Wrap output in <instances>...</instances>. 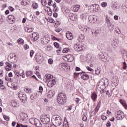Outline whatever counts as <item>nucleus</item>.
Here are the masks:
<instances>
[{"instance_id":"nucleus-13","label":"nucleus","mask_w":127,"mask_h":127,"mask_svg":"<svg viewBox=\"0 0 127 127\" xmlns=\"http://www.w3.org/2000/svg\"><path fill=\"white\" fill-rule=\"evenodd\" d=\"M41 121L43 124H44L45 125H48V123L50 122V119L46 116L45 117L41 118Z\"/></svg>"},{"instance_id":"nucleus-4","label":"nucleus","mask_w":127,"mask_h":127,"mask_svg":"<svg viewBox=\"0 0 127 127\" xmlns=\"http://www.w3.org/2000/svg\"><path fill=\"white\" fill-rule=\"evenodd\" d=\"M49 35H44L42 37L41 41L43 45H46V44H48V41L50 40V38H49Z\"/></svg>"},{"instance_id":"nucleus-37","label":"nucleus","mask_w":127,"mask_h":127,"mask_svg":"<svg viewBox=\"0 0 127 127\" xmlns=\"http://www.w3.org/2000/svg\"><path fill=\"white\" fill-rule=\"evenodd\" d=\"M21 4L22 5H27L28 2H27V0H22L21 2Z\"/></svg>"},{"instance_id":"nucleus-14","label":"nucleus","mask_w":127,"mask_h":127,"mask_svg":"<svg viewBox=\"0 0 127 127\" xmlns=\"http://www.w3.org/2000/svg\"><path fill=\"white\" fill-rule=\"evenodd\" d=\"M38 38H39V34L38 33L34 32L32 33V41H36L38 40Z\"/></svg>"},{"instance_id":"nucleus-5","label":"nucleus","mask_w":127,"mask_h":127,"mask_svg":"<svg viewBox=\"0 0 127 127\" xmlns=\"http://www.w3.org/2000/svg\"><path fill=\"white\" fill-rule=\"evenodd\" d=\"M117 116L116 117V120L117 121H120L121 120H123L125 118V113L122 111H119L116 113Z\"/></svg>"},{"instance_id":"nucleus-48","label":"nucleus","mask_w":127,"mask_h":127,"mask_svg":"<svg viewBox=\"0 0 127 127\" xmlns=\"http://www.w3.org/2000/svg\"><path fill=\"white\" fill-rule=\"evenodd\" d=\"M115 31L118 34H121V31L120 30V29L119 28H116L115 29Z\"/></svg>"},{"instance_id":"nucleus-47","label":"nucleus","mask_w":127,"mask_h":127,"mask_svg":"<svg viewBox=\"0 0 127 127\" xmlns=\"http://www.w3.org/2000/svg\"><path fill=\"white\" fill-rule=\"evenodd\" d=\"M100 72H101L100 69L96 68L95 70V74H96V75H99Z\"/></svg>"},{"instance_id":"nucleus-33","label":"nucleus","mask_w":127,"mask_h":127,"mask_svg":"<svg viewBox=\"0 0 127 127\" xmlns=\"http://www.w3.org/2000/svg\"><path fill=\"white\" fill-rule=\"evenodd\" d=\"M100 31L99 29H97L96 30H95L94 32H92V35H94L95 36H97L99 35V33H100Z\"/></svg>"},{"instance_id":"nucleus-18","label":"nucleus","mask_w":127,"mask_h":127,"mask_svg":"<svg viewBox=\"0 0 127 127\" xmlns=\"http://www.w3.org/2000/svg\"><path fill=\"white\" fill-rule=\"evenodd\" d=\"M66 37L68 40H72V39H73V34L70 32H67L66 33Z\"/></svg>"},{"instance_id":"nucleus-58","label":"nucleus","mask_w":127,"mask_h":127,"mask_svg":"<svg viewBox=\"0 0 127 127\" xmlns=\"http://www.w3.org/2000/svg\"><path fill=\"white\" fill-rule=\"evenodd\" d=\"M22 78H25V75H24V71L22 70V73L20 74Z\"/></svg>"},{"instance_id":"nucleus-6","label":"nucleus","mask_w":127,"mask_h":127,"mask_svg":"<svg viewBox=\"0 0 127 127\" xmlns=\"http://www.w3.org/2000/svg\"><path fill=\"white\" fill-rule=\"evenodd\" d=\"M88 20L90 23H95L98 21V17L95 15H91L88 17Z\"/></svg>"},{"instance_id":"nucleus-12","label":"nucleus","mask_w":127,"mask_h":127,"mask_svg":"<svg viewBox=\"0 0 127 127\" xmlns=\"http://www.w3.org/2000/svg\"><path fill=\"white\" fill-rule=\"evenodd\" d=\"M83 47H84L82 46L81 45H79V44H76L74 46V48L75 51L77 52L82 51V50H83Z\"/></svg>"},{"instance_id":"nucleus-23","label":"nucleus","mask_w":127,"mask_h":127,"mask_svg":"<svg viewBox=\"0 0 127 127\" xmlns=\"http://www.w3.org/2000/svg\"><path fill=\"white\" fill-rule=\"evenodd\" d=\"M100 108H101V101H100L98 102V103L97 105V107L95 109V112H94V115H96V114H97V113H98L99 110H100Z\"/></svg>"},{"instance_id":"nucleus-51","label":"nucleus","mask_w":127,"mask_h":127,"mask_svg":"<svg viewBox=\"0 0 127 127\" xmlns=\"http://www.w3.org/2000/svg\"><path fill=\"white\" fill-rule=\"evenodd\" d=\"M106 95L108 96V97H109V98L112 96V94L110 93L109 90L106 91Z\"/></svg>"},{"instance_id":"nucleus-1","label":"nucleus","mask_w":127,"mask_h":127,"mask_svg":"<svg viewBox=\"0 0 127 127\" xmlns=\"http://www.w3.org/2000/svg\"><path fill=\"white\" fill-rule=\"evenodd\" d=\"M57 101L60 105H64V103H66V95L63 93H59L58 95Z\"/></svg>"},{"instance_id":"nucleus-36","label":"nucleus","mask_w":127,"mask_h":127,"mask_svg":"<svg viewBox=\"0 0 127 127\" xmlns=\"http://www.w3.org/2000/svg\"><path fill=\"white\" fill-rule=\"evenodd\" d=\"M33 74V72L30 70L27 71L26 72V77H30L31 75Z\"/></svg>"},{"instance_id":"nucleus-39","label":"nucleus","mask_w":127,"mask_h":127,"mask_svg":"<svg viewBox=\"0 0 127 127\" xmlns=\"http://www.w3.org/2000/svg\"><path fill=\"white\" fill-rule=\"evenodd\" d=\"M63 127H69L68 121L64 120L63 124Z\"/></svg>"},{"instance_id":"nucleus-17","label":"nucleus","mask_w":127,"mask_h":127,"mask_svg":"<svg viewBox=\"0 0 127 127\" xmlns=\"http://www.w3.org/2000/svg\"><path fill=\"white\" fill-rule=\"evenodd\" d=\"M5 65H6V67H5L6 71H10V70H11V69H10L9 68H11V67H12V64H9L8 62H6L5 63Z\"/></svg>"},{"instance_id":"nucleus-22","label":"nucleus","mask_w":127,"mask_h":127,"mask_svg":"<svg viewBox=\"0 0 127 127\" xmlns=\"http://www.w3.org/2000/svg\"><path fill=\"white\" fill-rule=\"evenodd\" d=\"M67 66H68V64H67V63H62L60 64L59 68L60 69H64V70H65Z\"/></svg>"},{"instance_id":"nucleus-50","label":"nucleus","mask_w":127,"mask_h":127,"mask_svg":"<svg viewBox=\"0 0 127 127\" xmlns=\"http://www.w3.org/2000/svg\"><path fill=\"white\" fill-rule=\"evenodd\" d=\"M33 7L34 9H36L37 7H38V4H37V3H33Z\"/></svg>"},{"instance_id":"nucleus-34","label":"nucleus","mask_w":127,"mask_h":127,"mask_svg":"<svg viewBox=\"0 0 127 127\" xmlns=\"http://www.w3.org/2000/svg\"><path fill=\"white\" fill-rule=\"evenodd\" d=\"M25 30L26 31V32H32V31H33V28H28V27H25Z\"/></svg>"},{"instance_id":"nucleus-62","label":"nucleus","mask_w":127,"mask_h":127,"mask_svg":"<svg viewBox=\"0 0 127 127\" xmlns=\"http://www.w3.org/2000/svg\"><path fill=\"white\" fill-rule=\"evenodd\" d=\"M42 92H43V87H42V86H40L39 87V92L42 93Z\"/></svg>"},{"instance_id":"nucleus-20","label":"nucleus","mask_w":127,"mask_h":127,"mask_svg":"<svg viewBox=\"0 0 127 127\" xmlns=\"http://www.w3.org/2000/svg\"><path fill=\"white\" fill-rule=\"evenodd\" d=\"M34 125L37 127H42V124H41V123L40 122V121L37 119H35V124Z\"/></svg>"},{"instance_id":"nucleus-21","label":"nucleus","mask_w":127,"mask_h":127,"mask_svg":"<svg viewBox=\"0 0 127 127\" xmlns=\"http://www.w3.org/2000/svg\"><path fill=\"white\" fill-rule=\"evenodd\" d=\"M121 10L124 14H127V5H123L121 7Z\"/></svg>"},{"instance_id":"nucleus-9","label":"nucleus","mask_w":127,"mask_h":127,"mask_svg":"<svg viewBox=\"0 0 127 127\" xmlns=\"http://www.w3.org/2000/svg\"><path fill=\"white\" fill-rule=\"evenodd\" d=\"M35 57L36 58V61L38 64H41L43 62V56L41 55H36Z\"/></svg>"},{"instance_id":"nucleus-28","label":"nucleus","mask_w":127,"mask_h":127,"mask_svg":"<svg viewBox=\"0 0 127 127\" xmlns=\"http://www.w3.org/2000/svg\"><path fill=\"white\" fill-rule=\"evenodd\" d=\"M123 57L125 61H127V52L125 51H122Z\"/></svg>"},{"instance_id":"nucleus-63","label":"nucleus","mask_w":127,"mask_h":127,"mask_svg":"<svg viewBox=\"0 0 127 127\" xmlns=\"http://www.w3.org/2000/svg\"><path fill=\"white\" fill-rule=\"evenodd\" d=\"M53 10H54V11H55V12H57V11H58V10H59V8H58V7H56L54 8Z\"/></svg>"},{"instance_id":"nucleus-35","label":"nucleus","mask_w":127,"mask_h":127,"mask_svg":"<svg viewBox=\"0 0 127 127\" xmlns=\"http://www.w3.org/2000/svg\"><path fill=\"white\" fill-rule=\"evenodd\" d=\"M48 21L50 22V23H54V22H55L54 19L51 17H49L48 18Z\"/></svg>"},{"instance_id":"nucleus-19","label":"nucleus","mask_w":127,"mask_h":127,"mask_svg":"<svg viewBox=\"0 0 127 127\" xmlns=\"http://www.w3.org/2000/svg\"><path fill=\"white\" fill-rule=\"evenodd\" d=\"M11 105L14 108H18V107H19V104H18V103H17V102H16L15 100L12 101Z\"/></svg>"},{"instance_id":"nucleus-56","label":"nucleus","mask_w":127,"mask_h":127,"mask_svg":"<svg viewBox=\"0 0 127 127\" xmlns=\"http://www.w3.org/2000/svg\"><path fill=\"white\" fill-rule=\"evenodd\" d=\"M86 69L87 70L90 71V72L94 71V70L92 68L90 67V66H87Z\"/></svg>"},{"instance_id":"nucleus-55","label":"nucleus","mask_w":127,"mask_h":127,"mask_svg":"<svg viewBox=\"0 0 127 127\" xmlns=\"http://www.w3.org/2000/svg\"><path fill=\"white\" fill-rule=\"evenodd\" d=\"M29 48V46L27 44H25L24 45V49L25 50H27Z\"/></svg>"},{"instance_id":"nucleus-60","label":"nucleus","mask_w":127,"mask_h":127,"mask_svg":"<svg viewBox=\"0 0 127 127\" xmlns=\"http://www.w3.org/2000/svg\"><path fill=\"white\" fill-rule=\"evenodd\" d=\"M34 54V51L31 50L30 53V57L32 58Z\"/></svg>"},{"instance_id":"nucleus-64","label":"nucleus","mask_w":127,"mask_h":127,"mask_svg":"<svg viewBox=\"0 0 127 127\" xmlns=\"http://www.w3.org/2000/svg\"><path fill=\"white\" fill-rule=\"evenodd\" d=\"M9 9L10 11H13L14 10V8L12 7V6H9Z\"/></svg>"},{"instance_id":"nucleus-54","label":"nucleus","mask_w":127,"mask_h":127,"mask_svg":"<svg viewBox=\"0 0 127 127\" xmlns=\"http://www.w3.org/2000/svg\"><path fill=\"white\" fill-rule=\"evenodd\" d=\"M46 127H57V126L54 125L48 124L46 125Z\"/></svg>"},{"instance_id":"nucleus-3","label":"nucleus","mask_w":127,"mask_h":127,"mask_svg":"<svg viewBox=\"0 0 127 127\" xmlns=\"http://www.w3.org/2000/svg\"><path fill=\"white\" fill-rule=\"evenodd\" d=\"M99 58L103 62H108L110 61V58L106 54H100L99 56Z\"/></svg>"},{"instance_id":"nucleus-61","label":"nucleus","mask_w":127,"mask_h":127,"mask_svg":"<svg viewBox=\"0 0 127 127\" xmlns=\"http://www.w3.org/2000/svg\"><path fill=\"white\" fill-rule=\"evenodd\" d=\"M54 46L56 48H59V44L58 43L56 42L54 43Z\"/></svg>"},{"instance_id":"nucleus-16","label":"nucleus","mask_w":127,"mask_h":127,"mask_svg":"<svg viewBox=\"0 0 127 127\" xmlns=\"http://www.w3.org/2000/svg\"><path fill=\"white\" fill-rule=\"evenodd\" d=\"M79 29H80V30L81 31H83L84 32H86L89 31L90 30L89 28H88V27H86L85 26H83V25L79 26Z\"/></svg>"},{"instance_id":"nucleus-11","label":"nucleus","mask_w":127,"mask_h":127,"mask_svg":"<svg viewBox=\"0 0 127 127\" xmlns=\"http://www.w3.org/2000/svg\"><path fill=\"white\" fill-rule=\"evenodd\" d=\"M8 22L10 24H13L15 22V17L13 15L8 16Z\"/></svg>"},{"instance_id":"nucleus-46","label":"nucleus","mask_w":127,"mask_h":127,"mask_svg":"<svg viewBox=\"0 0 127 127\" xmlns=\"http://www.w3.org/2000/svg\"><path fill=\"white\" fill-rule=\"evenodd\" d=\"M101 5L102 7H106L108 6V3L106 2H103L101 3Z\"/></svg>"},{"instance_id":"nucleus-29","label":"nucleus","mask_w":127,"mask_h":127,"mask_svg":"<svg viewBox=\"0 0 127 127\" xmlns=\"http://www.w3.org/2000/svg\"><path fill=\"white\" fill-rule=\"evenodd\" d=\"M53 96H54V93L52 90H49L48 92V98H53Z\"/></svg>"},{"instance_id":"nucleus-10","label":"nucleus","mask_w":127,"mask_h":127,"mask_svg":"<svg viewBox=\"0 0 127 127\" xmlns=\"http://www.w3.org/2000/svg\"><path fill=\"white\" fill-rule=\"evenodd\" d=\"M89 8H91L93 12L98 11L100 9V6L98 4H92L89 7Z\"/></svg>"},{"instance_id":"nucleus-38","label":"nucleus","mask_w":127,"mask_h":127,"mask_svg":"<svg viewBox=\"0 0 127 127\" xmlns=\"http://www.w3.org/2000/svg\"><path fill=\"white\" fill-rule=\"evenodd\" d=\"M42 5L43 6H46L47 5V1L46 0H41Z\"/></svg>"},{"instance_id":"nucleus-42","label":"nucleus","mask_w":127,"mask_h":127,"mask_svg":"<svg viewBox=\"0 0 127 127\" xmlns=\"http://www.w3.org/2000/svg\"><path fill=\"white\" fill-rule=\"evenodd\" d=\"M17 42L19 44H24V40L21 38L17 40Z\"/></svg>"},{"instance_id":"nucleus-26","label":"nucleus","mask_w":127,"mask_h":127,"mask_svg":"<svg viewBox=\"0 0 127 127\" xmlns=\"http://www.w3.org/2000/svg\"><path fill=\"white\" fill-rule=\"evenodd\" d=\"M106 23H107V27L108 26H111L113 25L112 24V23L111 22V20H110V18H109V17H106Z\"/></svg>"},{"instance_id":"nucleus-43","label":"nucleus","mask_w":127,"mask_h":127,"mask_svg":"<svg viewBox=\"0 0 127 127\" xmlns=\"http://www.w3.org/2000/svg\"><path fill=\"white\" fill-rule=\"evenodd\" d=\"M29 123L32 125H34L35 124V119H34V118H31L29 120Z\"/></svg>"},{"instance_id":"nucleus-57","label":"nucleus","mask_w":127,"mask_h":127,"mask_svg":"<svg viewBox=\"0 0 127 127\" xmlns=\"http://www.w3.org/2000/svg\"><path fill=\"white\" fill-rule=\"evenodd\" d=\"M5 81H11L12 79H11V78H8L7 76H5Z\"/></svg>"},{"instance_id":"nucleus-32","label":"nucleus","mask_w":127,"mask_h":127,"mask_svg":"<svg viewBox=\"0 0 127 127\" xmlns=\"http://www.w3.org/2000/svg\"><path fill=\"white\" fill-rule=\"evenodd\" d=\"M37 93L36 92L33 93L30 96V99L31 100H35L37 97Z\"/></svg>"},{"instance_id":"nucleus-45","label":"nucleus","mask_w":127,"mask_h":127,"mask_svg":"<svg viewBox=\"0 0 127 127\" xmlns=\"http://www.w3.org/2000/svg\"><path fill=\"white\" fill-rule=\"evenodd\" d=\"M3 118L5 121H6V122H9V117L6 115H3Z\"/></svg>"},{"instance_id":"nucleus-8","label":"nucleus","mask_w":127,"mask_h":127,"mask_svg":"<svg viewBox=\"0 0 127 127\" xmlns=\"http://www.w3.org/2000/svg\"><path fill=\"white\" fill-rule=\"evenodd\" d=\"M18 96L19 99L23 102V101H26V94L23 93L22 92H19L18 93Z\"/></svg>"},{"instance_id":"nucleus-7","label":"nucleus","mask_w":127,"mask_h":127,"mask_svg":"<svg viewBox=\"0 0 127 127\" xmlns=\"http://www.w3.org/2000/svg\"><path fill=\"white\" fill-rule=\"evenodd\" d=\"M99 85L100 86H104L105 88H107L109 86V81L108 79L104 80V78H102L99 81Z\"/></svg>"},{"instance_id":"nucleus-30","label":"nucleus","mask_w":127,"mask_h":127,"mask_svg":"<svg viewBox=\"0 0 127 127\" xmlns=\"http://www.w3.org/2000/svg\"><path fill=\"white\" fill-rule=\"evenodd\" d=\"M91 99L94 101V102H96V100H97V94L96 93L94 92L91 94Z\"/></svg>"},{"instance_id":"nucleus-40","label":"nucleus","mask_w":127,"mask_h":127,"mask_svg":"<svg viewBox=\"0 0 127 127\" xmlns=\"http://www.w3.org/2000/svg\"><path fill=\"white\" fill-rule=\"evenodd\" d=\"M69 18L70 19H71V20H72V21L76 20V19H77V17H76V15H75L74 14H73L72 15L70 16Z\"/></svg>"},{"instance_id":"nucleus-2","label":"nucleus","mask_w":127,"mask_h":127,"mask_svg":"<svg viewBox=\"0 0 127 127\" xmlns=\"http://www.w3.org/2000/svg\"><path fill=\"white\" fill-rule=\"evenodd\" d=\"M54 125L56 127H59L62 125V119L60 116H57L55 117V120L54 121Z\"/></svg>"},{"instance_id":"nucleus-44","label":"nucleus","mask_w":127,"mask_h":127,"mask_svg":"<svg viewBox=\"0 0 127 127\" xmlns=\"http://www.w3.org/2000/svg\"><path fill=\"white\" fill-rule=\"evenodd\" d=\"M46 78L48 79H50V80H53L52 78H53V75L50 74H48L46 75Z\"/></svg>"},{"instance_id":"nucleus-25","label":"nucleus","mask_w":127,"mask_h":127,"mask_svg":"<svg viewBox=\"0 0 127 127\" xmlns=\"http://www.w3.org/2000/svg\"><path fill=\"white\" fill-rule=\"evenodd\" d=\"M88 15V13H83L80 15V18L82 19V20H86L87 19V16Z\"/></svg>"},{"instance_id":"nucleus-31","label":"nucleus","mask_w":127,"mask_h":127,"mask_svg":"<svg viewBox=\"0 0 127 127\" xmlns=\"http://www.w3.org/2000/svg\"><path fill=\"white\" fill-rule=\"evenodd\" d=\"M79 9H80V5H75V6H73L72 10L73 11H75V12H77V11H78Z\"/></svg>"},{"instance_id":"nucleus-59","label":"nucleus","mask_w":127,"mask_h":127,"mask_svg":"<svg viewBox=\"0 0 127 127\" xmlns=\"http://www.w3.org/2000/svg\"><path fill=\"white\" fill-rule=\"evenodd\" d=\"M101 119H102V120H103V121H106V120H107V116L102 115Z\"/></svg>"},{"instance_id":"nucleus-52","label":"nucleus","mask_w":127,"mask_h":127,"mask_svg":"<svg viewBox=\"0 0 127 127\" xmlns=\"http://www.w3.org/2000/svg\"><path fill=\"white\" fill-rule=\"evenodd\" d=\"M51 47L50 45L46 47V50H47V51H50V50H51Z\"/></svg>"},{"instance_id":"nucleus-49","label":"nucleus","mask_w":127,"mask_h":127,"mask_svg":"<svg viewBox=\"0 0 127 127\" xmlns=\"http://www.w3.org/2000/svg\"><path fill=\"white\" fill-rule=\"evenodd\" d=\"M69 51V48H64L63 50V53H68Z\"/></svg>"},{"instance_id":"nucleus-24","label":"nucleus","mask_w":127,"mask_h":127,"mask_svg":"<svg viewBox=\"0 0 127 127\" xmlns=\"http://www.w3.org/2000/svg\"><path fill=\"white\" fill-rule=\"evenodd\" d=\"M85 39V36L83 34L79 35L78 40L79 41V42H83L84 41V40Z\"/></svg>"},{"instance_id":"nucleus-53","label":"nucleus","mask_w":127,"mask_h":127,"mask_svg":"<svg viewBox=\"0 0 127 127\" xmlns=\"http://www.w3.org/2000/svg\"><path fill=\"white\" fill-rule=\"evenodd\" d=\"M53 59H49V60H48V63L49 64H53Z\"/></svg>"},{"instance_id":"nucleus-41","label":"nucleus","mask_w":127,"mask_h":127,"mask_svg":"<svg viewBox=\"0 0 127 127\" xmlns=\"http://www.w3.org/2000/svg\"><path fill=\"white\" fill-rule=\"evenodd\" d=\"M107 27L108 28V29H109L110 31L112 32L115 29V25H111V26H108Z\"/></svg>"},{"instance_id":"nucleus-27","label":"nucleus","mask_w":127,"mask_h":127,"mask_svg":"<svg viewBox=\"0 0 127 127\" xmlns=\"http://www.w3.org/2000/svg\"><path fill=\"white\" fill-rule=\"evenodd\" d=\"M81 79H83V80H88L89 79V75H88L85 73H84L81 75Z\"/></svg>"},{"instance_id":"nucleus-15","label":"nucleus","mask_w":127,"mask_h":127,"mask_svg":"<svg viewBox=\"0 0 127 127\" xmlns=\"http://www.w3.org/2000/svg\"><path fill=\"white\" fill-rule=\"evenodd\" d=\"M55 84H56V81H55V79H51L49 81L48 83V87H49V88H52V87H53L55 85Z\"/></svg>"}]
</instances>
